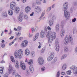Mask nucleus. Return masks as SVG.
<instances>
[{
	"mask_svg": "<svg viewBox=\"0 0 77 77\" xmlns=\"http://www.w3.org/2000/svg\"><path fill=\"white\" fill-rule=\"evenodd\" d=\"M76 21V18H74L72 20V22H75Z\"/></svg>",
	"mask_w": 77,
	"mask_h": 77,
	"instance_id": "nucleus-58",
	"label": "nucleus"
},
{
	"mask_svg": "<svg viewBox=\"0 0 77 77\" xmlns=\"http://www.w3.org/2000/svg\"><path fill=\"white\" fill-rule=\"evenodd\" d=\"M25 65V64L23 62V61H20V67H21V66H23Z\"/></svg>",
	"mask_w": 77,
	"mask_h": 77,
	"instance_id": "nucleus-34",
	"label": "nucleus"
},
{
	"mask_svg": "<svg viewBox=\"0 0 77 77\" xmlns=\"http://www.w3.org/2000/svg\"><path fill=\"white\" fill-rule=\"evenodd\" d=\"M60 76V71H58L57 73L56 77H59Z\"/></svg>",
	"mask_w": 77,
	"mask_h": 77,
	"instance_id": "nucleus-41",
	"label": "nucleus"
},
{
	"mask_svg": "<svg viewBox=\"0 0 77 77\" xmlns=\"http://www.w3.org/2000/svg\"><path fill=\"white\" fill-rule=\"evenodd\" d=\"M55 30L58 32L59 31V30L60 29V25L58 23L57 24L55 27Z\"/></svg>",
	"mask_w": 77,
	"mask_h": 77,
	"instance_id": "nucleus-13",
	"label": "nucleus"
},
{
	"mask_svg": "<svg viewBox=\"0 0 77 77\" xmlns=\"http://www.w3.org/2000/svg\"><path fill=\"white\" fill-rule=\"evenodd\" d=\"M56 36V34L55 32H52L51 30L48 31L46 35L47 38H49L48 42L49 43H51L53 39H55Z\"/></svg>",
	"mask_w": 77,
	"mask_h": 77,
	"instance_id": "nucleus-2",
	"label": "nucleus"
},
{
	"mask_svg": "<svg viewBox=\"0 0 77 77\" xmlns=\"http://www.w3.org/2000/svg\"><path fill=\"white\" fill-rule=\"evenodd\" d=\"M32 36H33V35L32 34L29 33V38H31L32 37Z\"/></svg>",
	"mask_w": 77,
	"mask_h": 77,
	"instance_id": "nucleus-59",
	"label": "nucleus"
},
{
	"mask_svg": "<svg viewBox=\"0 0 77 77\" xmlns=\"http://www.w3.org/2000/svg\"><path fill=\"white\" fill-rule=\"evenodd\" d=\"M49 24L51 26L53 25V20L51 19L49 22Z\"/></svg>",
	"mask_w": 77,
	"mask_h": 77,
	"instance_id": "nucleus-27",
	"label": "nucleus"
},
{
	"mask_svg": "<svg viewBox=\"0 0 77 77\" xmlns=\"http://www.w3.org/2000/svg\"><path fill=\"white\" fill-rule=\"evenodd\" d=\"M28 45V41L27 40H24L22 41L20 44L22 47H26Z\"/></svg>",
	"mask_w": 77,
	"mask_h": 77,
	"instance_id": "nucleus-7",
	"label": "nucleus"
},
{
	"mask_svg": "<svg viewBox=\"0 0 77 77\" xmlns=\"http://www.w3.org/2000/svg\"><path fill=\"white\" fill-rule=\"evenodd\" d=\"M45 48H43L42 50H41V52L42 53H44V51H45Z\"/></svg>",
	"mask_w": 77,
	"mask_h": 77,
	"instance_id": "nucleus-47",
	"label": "nucleus"
},
{
	"mask_svg": "<svg viewBox=\"0 0 77 77\" xmlns=\"http://www.w3.org/2000/svg\"><path fill=\"white\" fill-rule=\"evenodd\" d=\"M30 74V73L29 72V71H26V72L25 75H26L27 76H28Z\"/></svg>",
	"mask_w": 77,
	"mask_h": 77,
	"instance_id": "nucleus-40",
	"label": "nucleus"
},
{
	"mask_svg": "<svg viewBox=\"0 0 77 77\" xmlns=\"http://www.w3.org/2000/svg\"><path fill=\"white\" fill-rule=\"evenodd\" d=\"M21 32H18L17 34V36H20V35H21Z\"/></svg>",
	"mask_w": 77,
	"mask_h": 77,
	"instance_id": "nucleus-52",
	"label": "nucleus"
},
{
	"mask_svg": "<svg viewBox=\"0 0 77 77\" xmlns=\"http://www.w3.org/2000/svg\"><path fill=\"white\" fill-rule=\"evenodd\" d=\"M45 32L44 31H42L40 32V37L41 38H44L45 36Z\"/></svg>",
	"mask_w": 77,
	"mask_h": 77,
	"instance_id": "nucleus-12",
	"label": "nucleus"
},
{
	"mask_svg": "<svg viewBox=\"0 0 77 77\" xmlns=\"http://www.w3.org/2000/svg\"><path fill=\"white\" fill-rule=\"evenodd\" d=\"M17 31H20V30H21V27H20L19 26L17 28Z\"/></svg>",
	"mask_w": 77,
	"mask_h": 77,
	"instance_id": "nucleus-54",
	"label": "nucleus"
},
{
	"mask_svg": "<svg viewBox=\"0 0 77 77\" xmlns=\"http://www.w3.org/2000/svg\"><path fill=\"white\" fill-rule=\"evenodd\" d=\"M64 35H65V30L64 29H63L60 32V35L61 38H63V37Z\"/></svg>",
	"mask_w": 77,
	"mask_h": 77,
	"instance_id": "nucleus-17",
	"label": "nucleus"
},
{
	"mask_svg": "<svg viewBox=\"0 0 77 77\" xmlns=\"http://www.w3.org/2000/svg\"><path fill=\"white\" fill-rule=\"evenodd\" d=\"M17 40H18V39L17 38H15L14 40V41H13L9 43V45H10V46L12 45V44H13L14 43V41H17Z\"/></svg>",
	"mask_w": 77,
	"mask_h": 77,
	"instance_id": "nucleus-30",
	"label": "nucleus"
},
{
	"mask_svg": "<svg viewBox=\"0 0 77 77\" xmlns=\"http://www.w3.org/2000/svg\"><path fill=\"white\" fill-rule=\"evenodd\" d=\"M61 26L62 27H63L64 26V23H63V21H62L61 22Z\"/></svg>",
	"mask_w": 77,
	"mask_h": 77,
	"instance_id": "nucleus-51",
	"label": "nucleus"
},
{
	"mask_svg": "<svg viewBox=\"0 0 77 77\" xmlns=\"http://www.w3.org/2000/svg\"><path fill=\"white\" fill-rule=\"evenodd\" d=\"M25 54L26 55V56H28V55H29L30 54V51L28 49H26L25 50Z\"/></svg>",
	"mask_w": 77,
	"mask_h": 77,
	"instance_id": "nucleus-18",
	"label": "nucleus"
},
{
	"mask_svg": "<svg viewBox=\"0 0 77 77\" xmlns=\"http://www.w3.org/2000/svg\"><path fill=\"white\" fill-rule=\"evenodd\" d=\"M19 16L20 17H23V13L22 12H20V13Z\"/></svg>",
	"mask_w": 77,
	"mask_h": 77,
	"instance_id": "nucleus-46",
	"label": "nucleus"
},
{
	"mask_svg": "<svg viewBox=\"0 0 77 77\" xmlns=\"http://www.w3.org/2000/svg\"><path fill=\"white\" fill-rule=\"evenodd\" d=\"M33 14H34V12H32V13L31 14H30V16H33Z\"/></svg>",
	"mask_w": 77,
	"mask_h": 77,
	"instance_id": "nucleus-63",
	"label": "nucleus"
},
{
	"mask_svg": "<svg viewBox=\"0 0 77 77\" xmlns=\"http://www.w3.org/2000/svg\"><path fill=\"white\" fill-rule=\"evenodd\" d=\"M75 66H72L70 67V69H72L73 71H75Z\"/></svg>",
	"mask_w": 77,
	"mask_h": 77,
	"instance_id": "nucleus-24",
	"label": "nucleus"
},
{
	"mask_svg": "<svg viewBox=\"0 0 77 77\" xmlns=\"http://www.w3.org/2000/svg\"><path fill=\"white\" fill-rule=\"evenodd\" d=\"M73 4L75 6L77 5V2L75 1L73 2Z\"/></svg>",
	"mask_w": 77,
	"mask_h": 77,
	"instance_id": "nucleus-55",
	"label": "nucleus"
},
{
	"mask_svg": "<svg viewBox=\"0 0 77 77\" xmlns=\"http://www.w3.org/2000/svg\"><path fill=\"white\" fill-rule=\"evenodd\" d=\"M15 66L17 69H18L20 68V65L18 62H17L15 63Z\"/></svg>",
	"mask_w": 77,
	"mask_h": 77,
	"instance_id": "nucleus-26",
	"label": "nucleus"
},
{
	"mask_svg": "<svg viewBox=\"0 0 77 77\" xmlns=\"http://www.w3.org/2000/svg\"><path fill=\"white\" fill-rule=\"evenodd\" d=\"M67 65L66 64H64L62 66V68L63 70H65V69H66V68L67 67Z\"/></svg>",
	"mask_w": 77,
	"mask_h": 77,
	"instance_id": "nucleus-25",
	"label": "nucleus"
},
{
	"mask_svg": "<svg viewBox=\"0 0 77 77\" xmlns=\"http://www.w3.org/2000/svg\"><path fill=\"white\" fill-rule=\"evenodd\" d=\"M35 9L36 10V13L37 14H40L41 11V8L37 7H35Z\"/></svg>",
	"mask_w": 77,
	"mask_h": 77,
	"instance_id": "nucleus-11",
	"label": "nucleus"
},
{
	"mask_svg": "<svg viewBox=\"0 0 77 77\" xmlns=\"http://www.w3.org/2000/svg\"><path fill=\"white\" fill-rule=\"evenodd\" d=\"M75 52L77 53V47L75 48Z\"/></svg>",
	"mask_w": 77,
	"mask_h": 77,
	"instance_id": "nucleus-64",
	"label": "nucleus"
},
{
	"mask_svg": "<svg viewBox=\"0 0 77 77\" xmlns=\"http://www.w3.org/2000/svg\"><path fill=\"white\" fill-rule=\"evenodd\" d=\"M29 69L31 72H33L34 69L33 66L32 65L30 66H29Z\"/></svg>",
	"mask_w": 77,
	"mask_h": 77,
	"instance_id": "nucleus-19",
	"label": "nucleus"
},
{
	"mask_svg": "<svg viewBox=\"0 0 77 77\" xmlns=\"http://www.w3.org/2000/svg\"><path fill=\"white\" fill-rule=\"evenodd\" d=\"M77 31V28L76 27H75L73 28V34H75V33H76V32Z\"/></svg>",
	"mask_w": 77,
	"mask_h": 77,
	"instance_id": "nucleus-28",
	"label": "nucleus"
},
{
	"mask_svg": "<svg viewBox=\"0 0 77 77\" xmlns=\"http://www.w3.org/2000/svg\"><path fill=\"white\" fill-rule=\"evenodd\" d=\"M15 77H21L20 75L18 73H16L15 75Z\"/></svg>",
	"mask_w": 77,
	"mask_h": 77,
	"instance_id": "nucleus-53",
	"label": "nucleus"
},
{
	"mask_svg": "<svg viewBox=\"0 0 77 77\" xmlns=\"http://www.w3.org/2000/svg\"><path fill=\"white\" fill-rule=\"evenodd\" d=\"M54 56V53L53 52H52L51 54V55L48 57L47 59L48 61H51L53 60Z\"/></svg>",
	"mask_w": 77,
	"mask_h": 77,
	"instance_id": "nucleus-8",
	"label": "nucleus"
},
{
	"mask_svg": "<svg viewBox=\"0 0 77 77\" xmlns=\"http://www.w3.org/2000/svg\"><path fill=\"white\" fill-rule=\"evenodd\" d=\"M51 7H49L48 8L47 11V12H50V11H51Z\"/></svg>",
	"mask_w": 77,
	"mask_h": 77,
	"instance_id": "nucleus-45",
	"label": "nucleus"
},
{
	"mask_svg": "<svg viewBox=\"0 0 77 77\" xmlns=\"http://www.w3.org/2000/svg\"><path fill=\"white\" fill-rule=\"evenodd\" d=\"M8 12L9 15H10L11 16H12V15H13V11H12V10H11V9L9 10Z\"/></svg>",
	"mask_w": 77,
	"mask_h": 77,
	"instance_id": "nucleus-22",
	"label": "nucleus"
},
{
	"mask_svg": "<svg viewBox=\"0 0 77 77\" xmlns=\"http://www.w3.org/2000/svg\"><path fill=\"white\" fill-rule=\"evenodd\" d=\"M70 12H72L73 11V7H71L70 9Z\"/></svg>",
	"mask_w": 77,
	"mask_h": 77,
	"instance_id": "nucleus-60",
	"label": "nucleus"
},
{
	"mask_svg": "<svg viewBox=\"0 0 77 77\" xmlns=\"http://www.w3.org/2000/svg\"><path fill=\"white\" fill-rule=\"evenodd\" d=\"M15 9V12H16V14H18V13L20 12V8H19V7H17Z\"/></svg>",
	"mask_w": 77,
	"mask_h": 77,
	"instance_id": "nucleus-21",
	"label": "nucleus"
},
{
	"mask_svg": "<svg viewBox=\"0 0 77 77\" xmlns=\"http://www.w3.org/2000/svg\"><path fill=\"white\" fill-rule=\"evenodd\" d=\"M31 54L32 55V57H34V56H35V52H31Z\"/></svg>",
	"mask_w": 77,
	"mask_h": 77,
	"instance_id": "nucleus-50",
	"label": "nucleus"
},
{
	"mask_svg": "<svg viewBox=\"0 0 77 77\" xmlns=\"http://www.w3.org/2000/svg\"><path fill=\"white\" fill-rule=\"evenodd\" d=\"M61 74L62 75H66V74L65 72H61Z\"/></svg>",
	"mask_w": 77,
	"mask_h": 77,
	"instance_id": "nucleus-49",
	"label": "nucleus"
},
{
	"mask_svg": "<svg viewBox=\"0 0 77 77\" xmlns=\"http://www.w3.org/2000/svg\"><path fill=\"white\" fill-rule=\"evenodd\" d=\"M23 54V52L21 49H19L18 51L16 50L14 53L15 57L17 59L21 58Z\"/></svg>",
	"mask_w": 77,
	"mask_h": 77,
	"instance_id": "nucleus-4",
	"label": "nucleus"
},
{
	"mask_svg": "<svg viewBox=\"0 0 77 77\" xmlns=\"http://www.w3.org/2000/svg\"><path fill=\"white\" fill-rule=\"evenodd\" d=\"M4 67H2L0 68V73L2 74V73H3V70H4Z\"/></svg>",
	"mask_w": 77,
	"mask_h": 77,
	"instance_id": "nucleus-35",
	"label": "nucleus"
},
{
	"mask_svg": "<svg viewBox=\"0 0 77 77\" xmlns=\"http://www.w3.org/2000/svg\"><path fill=\"white\" fill-rule=\"evenodd\" d=\"M24 17L25 19H27L28 18V16L27 15H25L24 16Z\"/></svg>",
	"mask_w": 77,
	"mask_h": 77,
	"instance_id": "nucleus-62",
	"label": "nucleus"
},
{
	"mask_svg": "<svg viewBox=\"0 0 77 77\" xmlns=\"http://www.w3.org/2000/svg\"><path fill=\"white\" fill-rule=\"evenodd\" d=\"M57 57H56L53 60L52 62V63L53 64H54V63H56V61H57Z\"/></svg>",
	"mask_w": 77,
	"mask_h": 77,
	"instance_id": "nucleus-29",
	"label": "nucleus"
},
{
	"mask_svg": "<svg viewBox=\"0 0 77 77\" xmlns=\"http://www.w3.org/2000/svg\"><path fill=\"white\" fill-rule=\"evenodd\" d=\"M1 47L2 48H4L5 47V45L4 43H2L1 45Z\"/></svg>",
	"mask_w": 77,
	"mask_h": 77,
	"instance_id": "nucleus-42",
	"label": "nucleus"
},
{
	"mask_svg": "<svg viewBox=\"0 0 77 77\" xmlns=\"http://www.w3.org/2000/svg\"><path fill=\"white\" fill-rule=\"evenodd\" d=\"M16 6H17L16 2H12L10 3V7L11 9L12 10H14V9H15Z\"/></svg>",
	"mask_w": 77,
	"mask_h": 77,
	"instance_id": "nucleus-5",
	"label": "nucleus"
},
{
	"mask_svg": "<svg viewBox=\"0 0 77 77\" xmlns=\"http://www.w3.org/2000/svg\"><path fill=\"white\" fill-rule=\"evenodd\" d=\"M48 17H51V19L53 21L55 20L56 19V17L55 15L53 14L52 13L49 14L48 15Z\"/></svg>",
	"mask_w": 77,
	"mask_h": 77,
	"instance_id": "nucleus-10",
	"label": "nucleus"
},
{
	"mask_svg": "<svg viewBox=\"0 0 77 77\" xmlns=\"http://www.w3.org/2000/svg\"><path fill=\"white\" fill-rule=\"evenodd\" d=\"M4 77H8V73H7L4 76Z\"/></svg>",
	"mask_w": 77,
	"mask_h": 77,
	"instance_id": "nucleus-61",
	"label": "nucleus"
},
{
	"mask_svg": "<svg viewBox=\"0 0 77 77\" xmlns=\"http://www.w3.org/2000/svg\"><path fill=\"white\" fill-rule=\"evenodd\" d=\"M39 28L37 26H35V28L34 31L35 32H36L37 30H38Z\"/></svg>",
	"mask_w": 77,
	"mask_h": 77,
	"instance_id": "nucleus-44",
	"label": "nucleus"
},
{
	"mask_svg": "<svg viewBox=\"0 0 77 77\" xmlns=\"http://www.w3.org/2000/svg\"><path fill=\"white\" fill-rule=\"evenodd\" d=\"M2 16L4 18H6V17H7V16H8L7 13L6 12H3L2 14Z\"/></svg>",
	"mask_w": 77,
	"mask_h": 77,
	"instance_id": "nucleus-16",
	"label": "nucleus"
},
{
	"mask_svg": "<svg viewBox=\"0 0 77 77\" xmlns=\"http://www.w3.org/2000/svg\"><path fill=\"white\" fill-rule=\"evenodd\" d=\"M23 40V37H21L19 38L18 41L19 42H21Z\"/></svg>",
	"mask_w": 77,
	"mask_h": 77,
	"instance_id": "nucleus-38",
	"label": "nucleus"
},
{
	"mask_svg": "<svg viewBox=\"0 0 77 77\" xmlns=\"http://www.w3.org/2000/svg\"><path fill=\"white\" fill-rule=\"evenodd\" d=\"M8 71L9 72H12V70L13 69V68L12 66L11 65H10L9 66V67L8 68Z\"/></svg>",
	"mask_w": 77,
	"mask_h": 77,
	"instance_id": "nucleus-20",
	"label": "nucleus"
},
{
	"mask_svg": "<svg viewBox=\"0 0 77 77\" xmlns=\"http://www.w3.org/2000/svg\"><path fill=\"white\" fill-rule=\"evenodd\" d=\"M45 70V67H42L41 68V71H44Z\"/></svg>",
	"mask_w": 77,
	"mask_h": 77,
	"instance_id": "nucleus-48",
	"label": "nucleus"
},
{
	"mask_svg": "<svg viewBox=\"0 0 77 77\" xmlns=\"http://www.w3.org/2000/svg\"><path fill=\"white\" fill-rule=\"evenodd\" d=\"M11 60L12 62H15V59L13 56H11Z\"/></svg>",
	"mask_w": 77,
	"mask_h": 77,
	"instance_id": "nucleus-37",
	"label": "nucleus"
},
{
	"mask_svg": "<svg viewBox=\"0 0 77 77\" xmlns=\"http://www.w3.org/2000/svg\"><path fill=\"white\" fill-rule=\"evenodd\" d=\"M38 62L39 64L42 65L44 63V59L42 57H39L38 60Z\"/></svg>",
	"mask_w": 77,
	"mask_h": 77,
	"instance_id": "nucleus-9",
	"label": "nucleus"
},
{
	"mask_svg": "<svg viewBox=\"0 0 77 77\" xmlns=\"http://www.w3.org/2000/svg\"><path fill=\"white\" fill-rule=\"evenodd\" d=\"M16 73V70H13V74L14 75Z\"/></svg>",
	"mask_w": 77,
	"mask_h": 77,
	"instance_id": "nucleus-56",
	"label": "nucleus"
},
{
	"mask_svg": "<svg viewBox=\"0 0 77 77\" xmlns=\"http://www.w3.org/2000/svg\"><path fill=\"white\" fill-rule=\"evenodd\" d=\"M55 50L57 52L59 50V43L58 42V39H57L55 42Z\"/></svg>",
	"mask_w": 77,
	"mask_h": 77,
	"instance_id": "nucleus-6",
	"label": "nucleus"
},
{
	"mask_svg": "<svg viewBox=\"0 0 77 77\" xmlns=\"http://www.w3.org/2000/svg\"><path fill=\"white\" fill-rule=\"evenodd\" d=\"M45 15V12L44 11L42 14V16H41L42 17H44Z\"/></svg>",
	"mask_w": 77,
	"mask_h": 77,
	"instance_id": "nucleus-57",
	"label": "nucleus"
},
{
	"mask_svg": "<svg viewBox=\"0 0 77 77\" xmlns=\"http://www.w3.org/2000/svg\"><path fill=\"white\" fill-rule=\"evenodd\" d=\"M20 67L23 70H24L26 69V65H23V66Z\"/></svg>",
	"mask_w": 77,
	"mask_h": 77,
	"instance_id": "nucleus-39",
	"label": "nucleus"
},
{
	"mask_svg": "<svg viewBox=\"0 0 77 77\" xmlns=\"http://www.w3.org/2000/svg\"><path fill=\"white\" fill-rule=\"evenodd\" d=\"M39 33L37 32L35 34V36L33 38V41H35L36 39H37L39 37Z\"/></svg>",
	"mask_w": 77,
	"mask_h": 77,
	"instance_id": "nucleus-15",
	"label": "nucleus"
},
{
	"mask_svg": "<svg viewBox=\"0 0 77 77\" xmlns=\"http://www.w3.org/2000/svg\"><path fill=\"white\" fill-rule=\"evenodd\" d=\"M30 10H31V8L29 6H27L25 8V12H26V13L29 12L30 11Z\"/></svg>",
	"mask_w": 77,
	"mask_h": 77,
	"instance_id": "nucleus-14",
	"label": "nucleus"
},
{
	"mask_svg": "<svg viewBox=\"0 0 77 77\" xmlns=\"http://www.w3.org/2000/svg\"><path fill=\"white\" fill-rule=\"evenodd\" d=\"M68 6V3L65 2L64 3L63 7V9L64 11V16L67 20H68L69 19V17H70V13L68 12V11L67 10Z\"/></svg>",
	"mask_w": 77,
	"mask_h": 77,
	"instance_id": "nucleus-1",
	"label": "nucleus"
},
{
	"mask_svg": "<svg viewBox=\"0 0 77 77\" xmlns=\"http://www.w3.org/2000/svg\"><path fill=\"white\" fill-rule=\"evenodd\" d=\"M73 41V38H72L71 35H67L65 36V38L64 39L63 42L65 45H68L69 42L70 44L73 45H74Z\"/></svg>",
	"mask_w": 77,
	"mask_h": 77,
	"instance_id": "nucleus-3",
	"label": "nucleus"
},
{
	"mask_svg": "<svg viewBox=\"0 0 77 77\" xmlns=\"http://www.w3.org/2000/svg\"><path fill=\"white\" fill-rule=\"evenodd\" d=\"M69 51L68 48L67 47H65L64 48V52L67 53V52Z\"/></svg>",
	"mask_w": 77,
	"mask_h": 77,
	"instance_id": "nucleus-31",
	"label": "nucleus"
},
{
	"mask_svg": "<svg viewBox=\"0 0 77 77\" xmlns=\"http://www.w3.org/2000/svg\"><path fill=\"white\" fill-rule=\"evenodd\" d=\"M28 63L29 65H32V64H33V61L32 60H29V61L28 62Z\"/></svg>",
	"mask_w": 77,
	"mask_h": 77,
	"instance_id": "nucleus-33",
	"label": "nucleus"
},
{
	"mask_svg": "<svg viewBox=\"0 0 77 77\" xmlns=\"http://www.w3.org/2000/svg\"><path fill=\"white\" fill-rule=\"evenodd\" d=\"M66 57H67V55L66 54H63L61 57V60H63L64 59H65Z\"/></svg>",
	"mask_w": 77,
	"mask_h": 77,
	"instance_id": "nucleus-23",
	"label": "nucleus"
},
{
	"mask_svg": "<svg viewBox=\"0 0 77 77\" xmlns=\"http://www.w3.org/2000/svg\"><path fill=\"white\" fill-rule=\"evenodd\" d=\"M66 73L67 74H68V75H71L72 72H71V71L69 70L66 71Z\"/></svg>",
	"mask_w": 77,
	"mask_h": 77,
	"instance_id": "nucleus-36",
	"label": "nucleus"
},
{
	"mask_svg": "<svg viewBox=\"0 0 77 77\" xmlns=\"http://www.w3.org/2000/svg\"><path fill=\"white\" fill-rule=\"evenodd\" d=\"M18 20L19 21H23V17L21 16H19L18 17Z\"/></svg>",
	"mask_w": 77,
	"mask_h": 77,
	"instance_id": "nucleus-32",
	"label": "nucleus"
},
{
	"mask_svg": "<svg viewBox=\"0 0 77 77\" xmlns=\"http://www.w3.org/2000/svg\"><path fill=\"white\" fill-rule=\"evenodd\" d=\"M36 4H37V5H41V2L38 0L36 1Z\"/></svg>",
	"mask_w": 77,
	"mask_h": 77,
	"instance_id": "nucleus-43",
	"label": "nucleus"
}]
</instances>
